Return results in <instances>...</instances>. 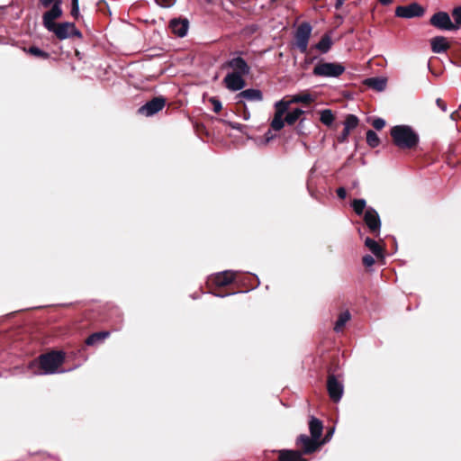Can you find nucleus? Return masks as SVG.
I'll use <instances>...</instances> for the list:
<instances>
[{
    "label": "nucleus",
    "instance_id": "nucleus-21",
    "mask_svg": "<svg viewBox=\"0 0 461 461\" xmlns=\"http://www.w3.org/2000/svg\"><path fill=\"white\" fill-rule=\"evenodd\" d=\"M365 245L378 259H384V249L378 242L369 237H366L365 240Z\"/></svg>",
    "mask_w": 461,
    "mask_h": 461
},
{
    "label": "nucleus",
    "instance_id": "nucleus-4",
    "mask_svg": "<svg viewBox=\"0 0 461 461\" xmlns=\"http://www.w3.org/2000/svg\"><path fill=\"white\" fill-rule=\"evenodd\" d=\"M236 280V273L230 270L218 273L209 279L208 285L211 293L219 297H224L233 294L234 292H225L222 289L234 283Z\"/></svg>",
    "mask_w": 461,
    "mask_h": 461
},
{
    "label": "nucleus",
    "instance_id": "nucleus-34",
    "mask_svg": "<svg viewBox=\"0 0 461 461\" xmlns=\"http://www.w3.org/2000/svg\"><path fill=\"white\" fill-rule=\"evenodd\" d=\"M209 101L212 104V109L214 113H218L221 111L222 105L219 99H217L216 97H211Z\"/></svg>",
    "mask_w": 461,
    "mask_h": 461
},
{
    "label": "nucleus",
    "instance_id": "nucleus-1",
    "mask_svg": "<svg viewBox=\"0 0 461 461\" xmlns=\"http://www.w3.org/2000/svg\"><path fill=\"white\" fill-rule=\"evenodd\" d=\"M325 440H317L306 434H300L295 439L296 449L276 450L278 461H308L303 455H312L318 451Z\"/></svg>",
    "mask_w": 461,
    "mask_h": 461
},
{
    "label": "nucleus",
    "instance_id": "nucleus-15",
    "mask_svg": "<svg viewBox=\"0 0 461 461\" xmlns=\"http://www.w3.org/2000/svg\"><path fill=\"white\" fill-rule=\"evenodd\" d=\"M245 76L230 72L228 73L224 79L223 83L225 86L230 91H239L245 87L246 80L243 78Z\"/></svg>",
    "mask_w": 461,
    "mask_h": 461
},
{
    "label": "nucleus",
    "instance_id": "nucleus-6",
    "mask_svg": "<svg viewBox=\"0 0 461 461\" xmlns=\"http://www.w3.org/2000/svg\"><path fill=\"white\" fill-rule=\"evenodd\" d=\"M48 31L53 32L59 41L73 37H77L78 39L83 37L82 32L77 29L75 23L69 22L56 23L55 26Z\"/></svg>",
    "mask_w": 461,
    "mask_h": 461
},
{
    "label": "nucleus",
    "instance_id": "nucleus-14",
    "mask_svg": "<svg viewBox=\"0 0 461 461\" xmlns=\"http://www.w3.org/2000/svg\"><path fill=\"white\" fill-rule=\"evenodd\" d=\"M364 221L369 231L375 236L379 237L381 230V220L378 212L372 207H368L364 214Z\"/></svg>",
    "mask_w": 461,
    "mask_h": 461
},
{
    "label": "nucleus",
    "instance_id": "nucleus-10",
    "mask_svg": "<svg viewBox=\"0 0 461 461\" xmlns=\"http://www.w3.org/2000/svg\"><path fill=\"white\" fill-rule=\"evenodd\" d=\"M424 14L425 8L416 2L407 5H399L395 8V15L405 19L421 17Z\"/></svg>",
    "mask_w": 461,
    "mask_h": 461
},
{
    "label": "nucleus",
    "instance_id": "nucleus-43",
    "mask_svg": "<svg viewBox=\"0 0 461 461\" xmlns=\"http://www.w3.org/2000/svg\"><path fill=\"white\" fill-rule=\"evenodd\" d=\"M346 0H336V3H335V8L337 10L340 9V7L343 5L344 2Z\"/></svg>",
    "mask_w": 461,
    "mask_h": 461
},
{
    "label": "nucleus",
    "instance_id": "nucleus-11",
    "mask_svg": "<svg viewBox=\"0 0 461 461\" xmlns=\"http://www.w3.org/2000/svg\"><path fill=\"white\" fill-rule=\"evenodd\" d=\"M429 23L433 27L442 31H456L457 25H454L447 13L439 11L435 13L429 19Z\"/></svg>",
    "mask_w": 461,
    "mask_h": 461
},
{
    "label": "nucleus",
    "instance_id": "nucleus-36",
    "mask_svg": "<svg viewBox=\"0 0 461 461\" xmlns=\"http://www.w3.org/2000/svg\"><path fill=\"white\" fill-rule=\"evenodd\" d=\"M350 134V131L344 128L342 132L338 136L337 140L339 143H344L348 140V138Z\"/></svg>",
    "mask_w": 461,
    "mask_h": 461
},
{
    "label": "nucleus",
    "instance_id": "nucleus-23",
    "mask_svg": "<svg viewBox=\"0 0 461 461\" xmlns=\"http://www.w3.org/2000/svg\"><path fill=\"white\" fill-rule=\"evenodd\" d=\"M305 112L302 110L301 108H295L291 112H286L285 114V116H283L284 124L287 123L288 125H294L298 120H301L300 117Z\"/></svg>",
    "mask_w": 461,
    "mask_h": 461
},
{
    "label": "nucleus",
    "instance_id": "nucleus-20",
    "mask_svg": "<svg viewBox=\"0 0 461 461\" xmlns=\"http://www.w3.org/2000/svg\"><path fill=\"white\" fill-rule=\"evenodd\" d=\"M309 430L311 437L316 438L317 440H321V435L323 431V424L321 420L315 417H312L309 420Z\"/></svg>",
    "mask_w": 461,
    "mask_h": 461
},
{
    "label": "nucleus",
    "instance_id": "nucleus-3",
    "mask_svg": "<svg viewBox=\"0 0 461 461\" xmlns=\"http://www.w3.org/2000/svg\"><path fill=\"white\" fill-rule=\"evenodd\" d=\"M393 144L401 149H413L419 144V135L407 125H396L390 131Z\"/></svg>",
    "mask_w": 461,
    "mask_h": 461
},
{
    "label": "nucleus",
    "instance_id": "nucleus-38",
    "mask_svg": "<svg viewBox=\"0 0 461 461\" xmlns=\"http://www.w3.org/2000/svg\"><path fill=\"white\" fill-rule=\"evenodd\" d=\"M176 0H156V3L162 7H170L175 4Z\"/></svg>",
    "mask_w": 461,
    "mask_h": 461
},
{
    "label": "nucleus",
    "instance_id": "nucleus-19",
    "mask_svg": "<svg viewBox=\"0 0 461 461\" xmlns=\"http://www.w3.org/2000/svg\"><path fill=\"white\" fill-rule=\"evenodd\" d=\"M431 50L434 53H442L450 48V44L443 36H437L430 41Z\"/></svg>",
    "mask_w": 461,
    "mask_h": 461
},
{
    "label": "nucleus",
    "instance_id": "nucleus-44",
    "mask_svg": "<svg viewBox=\"0 0 461 461\" xmlns=\"http://www.w3.org/2000/svg\"><path fill=\"white\" fill-rule=\"evenodd\" d=\"M456 58H458L459 60H453V63L461 66V50L456 51Z\"/></svg>",
    "mask_w": 461,
    "mask_h": 461
},
{
    "label": "nucleus",
    "instance_id": "nucleus-47",
    "mask_svg": "<svg viewBox=\"0 0 461 461\" xmlns=\"http://www.w3.org/2000/svg\"><path fill=\"white\" fill-rule=\"evenodd\" d=\"M332 434V431H330L326 436L325 438L322 439V440H325V442H327L329 440V437Z\"/></svg>",
    "mask_w": 461,
    "mask_h": 461
},
{
    "label": "nucleus",
    "instance_id": "nucleus-31",
    "mask_svg": "<svg viewBox=\"0 0 461 461\" xmlns=\"http://www.w3.org/2000/svg\"><path fill=\"white\" fill-rule=\"evenodd\" d=\"M351 206L357 215H362L366 206V203L364 199H354L351 203Z\"/></svg>",
    "mask_w": 461,
    "mask_h": 461
},
{
    "label": "nucleus",
    "instance_id": "nucleus-5",
    "mask_svg": "<svg viewBox=\"0 0 461 461\" xmlns=\"http://www.w3.org/2000/svg\"><path fill=\"white\" fill-rule=\"evenodd\" d=\"M39 366L42 374H54L65 361V353L63 351L52 350L41 354L39 357Z\"/></svg>",
    "mask_w": 461,
    "mask_h": 461
},
{
    "label": "nucleus",
    "instance_id": "nucleus-13",
    "mask_svg": "<svg viewBox=\"0 0 461 461\" xmlns=\"http://www.w3.org/2000/svg\"><path fill=\"white\" fill-rule=\"evenodd\" d=\"M327 391L330 400L334 402L340 401L344 391L342 383L330 371L327 377Z\"/></svg>",
    "mask_w": 461,
    "mask_h": 461
},
{
    "label": "nucleus",
    "instance_id": "nucleus-37",
    "mask_svg": "<svg viewBox=\"0 0 461 461\" xmlns=\"http://www.w3.org/2000/svg\"><path fill=\"white\" fill-rule=\"evenodd\" d=\"M362 263L366 267H372L375 264V258L370 255H366L362 258Z\"/></svg>",
    "mask_w": 461,
    "mask_h": 461
},
{
    "label": "nucleus",
    "instance_id": "nucleus-46",
    "mask_svg": "<svg viewBox=\"0 0 461 461\" xmlns=\"http://www.w3.org/2000/svg\"><path fill=\"white\" fill-rule=\"evenodd\" d=\"M230 126L232 128V129H239L240 128V124L239 123H232V122H229Z\"/></svg>",
    "mask_w": 461,
    "mask_h": 461
},
{
    "label": "nucleus",
    "instance_id": "nucleus-30",
    "mask_svg": "<svg viewBox=\"0 0 461 461\" xmlns=\"http://www.w3.org/2000/svg\"><path fill=\"white\" fill-rule=\"evenodd\" d=\"M358 122H359V120L356 115L348 114L345 119V122H344V128H346L349 131H352L357 127Z\"/></svg>",
    "mask_w": 461,
    "mask_h": 461
},
{
    "label": "nucleus",
    "instance_id": "nucleus-40",
    "mask_svg": "<svg viewBox=\"0 0 461 461\" xmlns=\"http://www.w3.org/2000/svg\"><path fill=\"white\" fill-rule=\"evenodd\" d=\"M336 193L340 199H345L347 196V191L344 187H339Z\"/></svg>",
    "mask_w": 461,
    "mask_h": 461
},
{
    "label": "nucleus",
    "instance_id": "nucleus-17",
    "mask_svg": "<svg viewBox=\"0 0 461 461\" xmlns=\"http://www.w3.org/2000/svg\"><path fill=\"white\" fill-rule=\"evenodd\" d=\"M235 99L237 100V104H242L245 106V104L242 99H246L248 101L260 102L263 100V94L258 89L249 88L240 92Z\"/></svg>",
    "mask_w": 461,
    "mask_h": 461
},
{
    "label": "nucleus",
    "instance_id": "nucleus-45",
    "mask_svg": "<svg viewBox=\"0 0 461 461\" xmlns=\"http://www.w3.org/2000/svg\"><path fill=\"white\" fill-rule=\"evenodd\" d=\"M379 3L383 5H388L393 3V0H378Z\"/></svg>",
    "mask_w": 461,
    "mask_h": 461
},
{
    "label": "nucleus",
    "instance_id": "nucleus-16",
    "mask_svg": "<svg viewBox=\"0 0 461 461\" xmlns=\"http://www.w3.org/2000/svg\"><path fill=\"white\" fill-rule=\"evenodd\" d=\"M224 67L231 68L233 73H237L242 76H247L250 72V67L248 65L246 60L241 57H236L228 60Z\"/></svg>",
    "mask_w": 461,
    "mask_h": 461
},
{
    "label": "nucleus",
    "instance_id": "nucleus-25",
    "mask_svg": "<svg viewBox=\"0 0 461 461\" xmlns=\"http://www.w3.org/2000/svg\"><path fill=\"white\" fill-rule=\"evenodd\" d=\"M331 38L328 33H325L321 37V41L314 46V48L321 53H327L331 49Z\"/></svg>",
    "mask_w": 461,
    "mask_h": 461
},
{
    "label": "nucleus",
    "instance_id": "nucleus-28",
    "mask_svg": "<svg viewBox=\"0 0 461 461\" xmlns=\"http://www.w3.org/2000/svg\"><path fill=\"white\" fill-rule=\"evenodd\" d=\"M26 51L32 56H34L38 59H47L50 58V54L48 52L41 50L40 48L36 46L29 47V49Z\"/></svg>",
    "mask_w": 461,
    "mask_h": 461
},
{
    "label": "nucleus",
    "instance_id": "nucleus-18",
    "mask_svg": "<svg viewBox=\"0 0 461 461\" xmlns=\"http://www.w3.org/2000/svg\"><path fill=\"white\" fill-rule=\"evenodd\" d=\"M188 26L189 23L186 19H172L169 23L172 32L178 37H184L186 34Z\"/></svg>",
    "mask_w": 461,
    "mask_h": 461
},
{
    "label": "nucleus",
    "instance_id": "nucleus-8",
    "mask_svg": "<svg viewBox=\"0 0 461 461\" xmlns=\"http://www.w3.org/2000/svg\"><path fill=\"white\" fill-rule=\"evenodd\" d=\"M312 27L308 22L302 23L294 33L295 45L301 53H307Z\"/></svg>",
    "mask_w": 461,
    "mask_h": 461
},
{
    "label": "nucleus",
    "instance_id": "nucleus-41",
    "mask_svg": "<svg viewBox=\"0 0 461 461\" xmlns=\"http://www.w3.org/2000/svg\"><path fill=\"white\" fill-rule=\"evenodd\" d=\"M303 122H304V119H301L299 121V123H298L296 129H295L297 133H299V134H303L302 129L303 128Z\"/></svg>",
    "mask_w": 461,
    "mask_h": 461
},
{
    "label": "nucleus",
    "instance_id": "nucleus-7",
    "mask_svg": "<svg viewBox=\"0 0 461 461\" xmlns=\"http://www.w3.org/2000/svg\"><path fill=\"white\" fill-rule=\"evenodd\" d=\"M345 72V67L340 63L319 62L313 68V75L325 77H339Z\"/></svg>",
    "mask_w": 461,
    "mask_h": 461
},
{
    "label": "nucleus",
    "instance_id": "nucleus-9",
    "mask_svg": "<svg viewBox=\"0 0 461 461\" xmlns=\"http://www.w3.org/2000/svg\"><path fill=\"white\" fill-rule=\"evenodd\" d=\"M167 103V99L162 96H155L138 109V113L146 117L153 116L161 111Z\"/></svg>",
    "mask_w": 461,
    "mask_h": 461
},
{
    "label": "nucleus",
    "instance_id": "nucleus-32",
    "mask_svg": "<svg viewBox=\"0 0 461 461\" xmlns=\"http://www.w3.org/2000/svg\"><path fill=\"white\" fill-rule=\"evenodd\" d=\"M71 16L75 20H78L80 14H79V3L78 0H71Z\"/></svg>",
    "mask_w": 461,
    "mask_h": 461
},
{
    "label": "nucleus",
    "instance_id": "nucleus-27",
    "mask_svg": "<svg viewBox=\"0 0 461 461\" xmlns=\"http://www.w3.org/2000/svg\"><path fill=\"white\" fill-rule=\"evenodd\" d=\"M335 116L330 109H324L321 112L320 121L324 125L330 127L332 125Z\"/></svg>",
    "mask_w": 461,
    "mask_h": 461
},
{
    "label": "nucleus",
    "instance_id": "nucleus-39",
    "mask_svg": "<svg viewBox=\"0 0 461 461\" xmlns=\"http://www.w3.org/2000/svg\"><path fill=\"white\" fill-rule=\"evenodd\" d=\"M436 104L439 109H441L443 112H447V104L446 102L441 98H437Z\"/></svg>",
    "mask_w": 461,
    "mask_h": 461
},
{
    "label": "nucleus",
    "instance_id": "nucleus-33",
    "mask_svg": "<svg viewBox=\"0 0 461 461\" xmlns=\"http://www.w3.org/2000/svg\"><path fill=\"white\" fill-rule=\"evenodd\" d=\"M451 14L455 20L454 25H457L458 29L459 27H461V6L455 7L452 10Z\"/></svg>",
    "mask_w": 461,
    "mask_h": 461
},
{
    "label": "nucleus",
    "instance_id": "nucleus-22",
    "mask_svg": "<svg viewBox=\"0 0 461 461\" xmlns=\"http://www.w3.org/2000/svg\"><path fill=\"white\" fill-rule=\"evenodd\" d=\"M109 336L110 332L106 330L95 332L88 336L85 342L87 346H95L102 343Z\"/></svg>",
    "mask_w": 461,
    "mask_h": 461
},
{
    "label": "nucleus",
    "instance_id": "nucleus-2",
    "mask_svg": "<svg viewBox=\"0 0 461 461\" xmlns=\"http://www.w3.org/2000/svg\"><path fill=\"white\" fill-rule=\"evenodd\" d=\"M313 102L312 95L308 93H302L294 95H286L280 101L275 104V114L271 121L270 127L276 131H278L284 128L283 116L290 108L292 104L303 103L304 104H310Z\"/></svg>",
    "mask_w": 461,
    "mask_h": 461
},
{
    "label": "nucleus",
    "instance_id": "nucleus-12",
    "mask_svg": "<svg viewBox=\"0 0 461 461\" xmlns=\"http://www.w3.org/2000/svg\"><path fill=\"white\" fill-rule=\"evenodd\" d=\"M62 1H57L55 4H52L42 15V23L43 26L49 30L51 29L57 23L55 21L59 19L63 15V11L61 8Z\"/></svg>",
    "mask_w": 461,
    "mask_h": 461
},
{
    "label": "nucleus",
    "instance_id": "nucleus-29",
    "mask_svg": "<svg viewBox=\"0 0 461 461\" xmlns=\"http://www.w3.org/2000/svg\"><path fill=\"white\" fill-rule=\"evenodd\" d=\"M366 143L371 148H376L380 144V139L378 135L372 130L366 131Z\"/></svg>",
    "mask_w": 461,
    "mask_h": 461
},
{
    "label": "nucleus",
    "instance_id": "nucleus-24",
    "mask_svg": "<svg viewBox=\"0 0 461 461\" xmlns=\"http://www.w3.org/2000/svg\"><path fill=\"white\" fill-rule=\"evenodd\" d=\"M365 84L376 91H383L386 86V79L383 77H370L366 79Z\"/></svg>",
    "mask_w": 461,
    "mask_h": 461
},
{
    "label": "nucleus",
    "instance_id": "nucleus-26",
    "mask_svg": "<svg viewBox=\"0 0 461 461\" xmlns=\"http://www.w3.org/2000/svg\"><path fill=\"white\" fill-rule=\"evenodd\" d=\"M351 319L350 312L347 310L339 313L338 320L334 325V330L336 332L342 331L346 323Z\"/></svg>",
    "mask_w": 461,
    "mask_h": 461
},
{
    "label": "nucleus",
    "instance_id": "nucleus-35",
    "mask_svg": "<svg viewBox=\"0 0 461 461\" xmlns=\"http://www.w3.org/2000/svg\"><path fill=\"white\" fill-rule=\"evenodd\" d=\"M372 126L375 130L380 131L385 126V121L382 118H376L373 121Z\"/></svg>",
    "mask_w": 461,
    "mask_h": 461
},
{
    "label": "nucleus",
    "instance_id": "nucleus-42",
    "mask_svg": "<svg viewBox=\"0 0 461 461\" xmlns=\"http://www.w3.org/2000/svg\"><path fill=\"white\" fill-rule=\"evenodd\" d=\"M460 118L458 111H455L450 114V119L453 121H457Z\"/></svg>",
    "mask_w": 461,
    "mask_h": 461
}]
</instances>
